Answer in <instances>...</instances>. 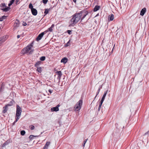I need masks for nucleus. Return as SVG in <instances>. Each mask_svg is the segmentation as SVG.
<instances>
[{"mask_svg":"<svg viewBox=\"0 0 149 149\" xmlns=\"http://www.w3.org/2000/svg\"><path fill=\"white\" fill-rule=\"evenodd\" d=\"M35 137V136L33 135H31L29 136V138L30 139H33L34 137Z\"/></svg>","mask_w":149,"mask_h":149,"instance_id":"nucleus-35","label":"nucleus"},{"mask_svg":"<svg viewBox=\"0 0 149 149\" xmlns=\"http://www.w3.org/2000/svg\"><path fill=\"white\" fill-rule=\"evenodd\" d=\"M47 33V31H45L44 32H43L42 33H41L40 34L38 37H37L36 38V40L37 41H39V40H40L42 37L43 36V35L46 33Z\"/></svg>","mask_w":149,"mask_h":149,"instance_id":"nucleus-7","label":"nucleus"},{"mask_svg":"<svg viewBox=\"0 0 149 149\" xmlns=\"http://www.w3.org/2000/svg\"><path fill=\"white\" fill-rule=\"evenodd\" d=\"M82 13L80 12L76 13L73 15V17L71 19V22L73 24H77L81 19Z\"/></svg>","mask_w":149,"mask_h":149,"instance_id":"nucleus-1","label":"nucleus"},{"mask_svg":"<svg viewBox=\"0 0 149 149\" xmlns=\"http://www.w3.org/2000/svg\"><path fill=\"white\" fill-rule=\"evenodd\" d=\"M14 103V101L12 100L10 102L9 104H7V105H8V106H11L13 105Z\"/></svg>","mask_w":149,"mask_h":149,"instance_id":"nucleus-19","label":"nucleus"},{"mask_svg":"<svg viewBox=\"0 0 149 149\" xmlns=\"http://www.w3.org/2000/svg\"><path fill=\"white\" fill-rule=\"evenodd\" d=\"M104 100L101 99V100L100 102H99V103L102 104L103 103Z\"/></svg>","mask_w":149,"mask_h":149,"instance_id":"nucleus-40","label":"nucleus"},{"mask_svg":"<svg viewBox=\"0 0 149 149\" xmlns=\"http://www.w3.org/2000/svg\"><path fill=\"white\" fill-rule=\"evenodd\" d=\"M42 1L44 4H46L48 1V0H42Z\"/></svg>","mask_w":149,"mask_h":149,"instance_id":"nucleus-36","label":"nucleus"},{"mask_svg":"<svg viewBox=\"0 0 149 149\" xmlns=\"http://www.w3.org/2000/svg\"><path fill=\"white\" fill-rule=\"evenodd\" d=\"M102 104H101L99 103V105H100V106H102Z\"/></svg>","mask_w":149,"mask_h":149,"instance_id":"nucleus-52","label":"nucleus"},{"mask_svg":"<svg viewBox=\"0 0 149 149\" xmlns=\"http://www.w3.org/2000/svg\"><path fill=\"white\" fill-rule=\"evenodd\" d=\"M101 107V106H100V105H99V107Z\"/></svg>","mask_w":149,"mask_h":149,"instance_id":"nucleus-53","label":"nucleus"},{"mask_svg":"<svg viewBox=\"0 0 149 149\" xmlns=\"http://www.w3.org/2000/svg\"><path fill=\"white\" fill-rule=\"evenodd\" d=\"M41 63V62L40 61H39L36 63L35 65V67L36 68H38V66Z\"/></svg>","mask_w":149,"mask_h":149,"instance_id":"nucleus-23","label":"nucleus"},{"mask_svg":"<svg viewBox=\"0 0 149 149\" xmlns=\"http://www.w3.org/2000/svg\"><path fill=\"white\" fill-rule=\"evenodd\" d=\"M54 24H52L49 28H48L47 30L45 31H47V32L48 31H50V32H52L53 31V28L54 27Z\"/></svg>","mask_w":149,"mask_h":149,"instance_id":"nucleus-13","label":"nucleus"},{"mask_svg":"<svg viewBox=\"0 0 149 149\" xmlns=\"http://www.w3.org/2000/svg\"><path fill=\"white\" fill-rule=\"evenodd\" d=\"M8 106L7 105V104L5 107H3V109H4V110L3 111V113H5L7 112L8 109Z\"/></svg>","mask_w":149,"mask_h":149,"instance_id":"nucleus-17","label":"nucleus"},{"mask_svg":"<svg viewBox=\"0 0 149 149\" xmlns=\"http://www.w3.org/2000/svg\"><path fill=\"white\" fill-rule=\"evenodd\" d=\"M25 134V132L24 130H22L20 132V134L22 135L23 136Z\"/></svg>","mask_w":149,"mask_h":149,"instance_id":"nucleus-28","label":"nucleus"},{"mask_svg":"<svg viewBox=\"0 0 149 149\" xmlns=\"http://www.w3.org/2000/svg\"><path fill=\"white\" fill-rule=\"evenodd\" d=\"M88 139H87L86 140H85L84 141V142H83V147H84V146H85V143H86V141H87Z\"/></svg>","mask_w":149,"mask_h":149,"instance_id":"nucleus-33","label":"nucleus"},{"mask_svg":"<svg viewBox=\"0 0 149 149\" xmlns=\"http://www.w3.org/2000/svg\"><path fill=\"white\" fill-rule=\"evenodd\" d=\"M35 127L33 125H31V130H33L34 129Z\"/></svg>","mask_w":149,"mask_h":149,"instance_id":"nucleus-38","label":"nucleus"},{"mask_svg":"<svg viewBox=\"0 0 149 149\" xmlns=\"http://www.w3.org/2000/svg\"><path fill=\"white\" fill-rule=\"evenodd\" d=\"M60 106L59 104H58L56 107H52L51 108V111L52 112L57 111H59L58 107Z\"/></svg>","mask_w":149,"mask_h":149,"instance_id":"nucleus-8","label":"nucleus"},{"mask_svg":"<svg viewBox=\"0 0 149 149\" xmlns=\"http://www.w3.org/2000/svg\"><path fill=\"white\" fill-rule=\"evenodd\" d=\"M56 73L58 75V76H61L62 75L61 71H58L56 72Z\"/></svg>","mask_w":149,"mask_h":149,"instance_id":"nucleus-21","label":"nucleus"},{"mask_svg":"<svg viewBox=\"0 0 149 149\" xmlns=\"http://www.w3.org/2000/svg\"><path fill=\"white\" fill-rule=\"evenodd\" d=\"M3 88H4V87H3V85H2V86L1 87V88L0 89V92H1V91H2V89H3Z\"/></svg>","mask_w":149,"mask_h":149,"instance_id":"nucleus-39","label":"nucleus"},{"mask_svg":"<svg viewBox=\"0 0 149 149\" xmlns=\"http://www.w3.org/2000/svg\"><path fill=\"white\" fill-rule=\"evenodd\" d=\"M15 1V0H11L10 1V2L12 3V4H13V3Z\"/></svg>","mask_w":149,"mask_h":149,"instance_id":"nucleus-41","label":"nucleus"},{"mask_svg":"<svg viewBox=\"0 0 149 149\" xmlns=\"http://www.w3.org/2000/svg\"><path fill=\"white\" fill-rule=\"evenodd\" d=\"M48 91L49 93H51L52 92V90H51V89H49V90H48Z\"/></svg>","mask_w":149,"mask_h":149,"instance_id":"nucleus-44","label":"nucleus"},{"mask_svg":"<svg viewBox=\"0 0 149 149\" xmlns=\"http://www.w3.org/2000/svg\"><path fill=\"white\" fill-rule=\"evenodd\" d=\"M114 15L113 14H111L109 15L108 20L109 21H111L113 20L114 18Z\"/></svg>","mask_w":149,"mask_h":149,"instance_id":"nucleus-15","label":"nucleus"},{"mask_svg":"<svg viewBox=\"0 0 149 149\" xmlns=\"http://www.w3.org/2000/svg\"><path fill=\"white\" fill-rule=\"evenodd\" d=\"M70 40L65 45V47H68V46H69V45H70Z\"/></svg>","mask_w":149,"mask_h":149,"instance_id":"nucleus-34","label":"nucleus"},{"mask_svg":"<svg viewBox=\"0 0 149 149\" xmlns=\"http://www.w3.org/2000/svg\"><path fill=\"white\" fill-rule=\"evenodd\" d=\"M61 76H58L57 77V79L59 80V81L60 80V79H61Z\"/></svg>","mask_w":149,"mask_h":149,"instance_id":"nucleus-43","label":"nucleus"},{"mask_svg":"<svg viewBox=\"0 0 149 149\" xmlns=\"http://www.w3.org/2000/svg\"><path fill=\"white\" fill-rule=\"evenodd\" d=\"M146 11V8H144L142 9L141 11L140 15L142 16H143L145 14Z\"/></svg>","mask_w":149,"mask_h":149,"instance_id":"nucleus-12","label":"nucleus"},{"mask_svg":"<svg viewBox=\"0 0 149 149\" xmlns=\"http://www.w3.org/2000/svg\"><path fill=\"white\" fill-rule=\"evenodd\" d=\"M49 12V10L47 9H45V11H44V14L45 15H47Z\"/></svg>","mask_w":149,"mask_h":149,"instance_id":"nucleus-31","label":"nucleus"},{"mask_svg":"<svg viewBox=\"0 0 149 149\" xmlns=\"http://www.w3.org/2000/svg\"><path fill=\"white\" fill-rule=\"evenodd\" d=\"M149 134V130L147 132H146L144 134V135H146L147 134Z\"/></svg>","mask_w":149,"mask_h":149,"instance_id":"nucleus-42","label":"nucleus"},{"mask_svg":"<svg viewBox=\"0 0 149 149\" xmlns=\"http://www.w3.org/2000/svg\"><path fill=\"white\" fill-rule=\"evenodd\" d=\"M82 100H79L78 102L75 105L74 107V109L77 111L79 110L82 106Z\"/></svg>","mask_w":149,"mask_h":149,"instance_id":"nucleus-4","label":"nucleus"},{"mask_svg":"<svg viewBox=\"0 0 149 149\" xmlns=\"http://www.w3.org/2000/svg\"><path fill=\"white\" fill-rule=\"evenodd\" d=\"M32 14L34 16H36L37 15V10L35 8L32 9L31 10Z\"/></svg>","mask_w":149,"mask_h":149,"instance_id":"nucleus-9","label":"nucleus"},{"mask_svg":"<svg viewBox=\"0 0 149 149\" xmlns=\"http://www.w3.org/2000/svg\"><path fill=\"white\" fill-rule=\"evenodd\" d=\"M100 108H101V107H98V111H100Z\"/></svg>","mask_w":149,"mask_h":149,"instance_id":"nucleus-47","label":"nucleus"},{"mask_svg":"<svg viewBox=\"0 0 149 149\" xmlns=\"http://www.w3.org/2000/svg\"><path fill=\"white\" fill-rule=\"evenodd\" d=\"M32 45H28L26 47L22 49L21 52V54H31L33 52L32 50L29 51L31 49Z\"/></svg>","mask_w":149,"mask_h":149,"instance_id":"nucleus-2","label":"nucleus"},{"mask_svg":"<svg viewBox=\"0 0 149 149\" xmlns=\"http://www.w3.org/2000/svg\"><path fill=\"white\" fill-rule=\"evenodd\" d=\"M73 1L75 3H76V0H73Z\"/></svg>","mask_w":149,"mask_h":149,"instance_id":"nucleus-50","label":"nucleus"},{"mask_svg":"<svg viewBox=\"0 0 149 149\" xmlns=\"http://www.w3.org/2000/svg\"><path fill=\"white\" fill-rule=\"evenodd\" d=\"M20 117H15L16 120L13 122V125H15V123L18 120Z\"/></svg>","mask_w":149,"mask_h":149,"instance_id":"nucleus-25","label":"nucleus"},{"mask_svg":"<svg viewBox=\"0 0 149 149\" xmlns=\"http://www.w3.org/2000/svg\"><path fill=\"white\" fill-rule=\"evenodd\" d=\"M22 25L24 26H25L27 25V24L26 22H24L22 23Z\"/></svg>","mask_w":149,"mask_h":149,"instance_id":"nucleus-37","label":"nucleus"},{"mask_svg":"<svg viewBox=\"0 0 149 149\" xmlns=\"http://www.w3.org/2000/svg\"><path fill=\"white\" fill-rule=\"evenodd\" d=\"M10 143V140H7L6 141L2 144V147H5L6 146L8 145V144Z\"/></svg>","mask_w":149,"mask_h":149,"instance_id":"nucleus-10","label":"nucleus"},{"mask_svg":"<svg viewBox=\"0 0 149 149\" xmlns=\"http://www.w3.org/2000/svg\"><path fill=\"white\" fill-rule=\"evenodd\" d=\"M13 4L10 2V3L8 4V6H11Z\"/></svg>","mask_w":149,"mask_h":149,"instance_id":"nucleus-46","label":"nucleus"},{"mask_svg":"<svg viewBox=\"0 0 149 149\" xmlns=\"http://www.w3.org/2000/svg\"><path fill=\"white\" fill-rule=\"evenodd\" d=\"M72 30H68L67 31V33L69 34L70 35L72 33Z\"/></svg>","mask_w":149,"mask_h":149,"instance_id":"nucleus-32","label":"nucleus"},{"mask_svg":"<svg viewBox=\"0 0 149 149\" xmlns=\"http://www.w3.org/2000/svg\"><path fill=\"white\" fill-rule=\"evenodd\" d=\"M68 60V58L66 57H64L61 60V62L65 64L67 62Z\"/></svg>","mask_w":149,"mask_h":149,"instance_id":"nucleus-14","label":"nucleus"},{"mask_svg":"<svg viewBox=\"0 0 149 149\" xmlns=\"http://www.w3.org/2000/svg\"><path fill=\"white\" fill-rule=\"evenodd\" d=\"M102 87V86H100V87L98 88V90L97 91V92L96 93V96H97L98 95V94H99V93L100 92V89Z\"/></svg>","mask_w":149,"mask_h":149,"instance_id":"nucleus-24","label":"nucleus"},{"mask_svg":"<svg viewBox=\"0 0 149 149\" xmlns=\"http://www.w3.org/2000/svg\"><path fill=\"white\" fill-rule=\"evenodd\" d=\"M37 68V71L41 73V67L38 68V67Z\"/></svg>","mask_w":149,"mask_h":149,"instance_id":"nucleus-30","label":"nucleus"},{"mask_svg":"<svg viewBox=\"0 0 149 149\" xmlns=\"http://www.w3.org/2000/svg\"><path fill=\"white\" fill-rule=\"evenodd\" d=\"M50 142L49 141L47 142L45 146L43 147V149H47L48 148V147L50 145Z\"/></svg>","mask_w":149,"mask_h":149,"instance_id":"nucleus-11","label":"nucleus"},{"mask_svg":"<svg viewBox=\"0 0 149 149\" xmlns=\"http://www.w3.org/2000/svg\"><path fill=\"white\" fill-rule=\"evenodd\" d=\"M7 16H6L5 15H3L1 17H0V19L1 20H2V21L4 19H5L6 18Z\"/></svg>","mask_w":149,"mask_h":149,"instance_id":"nucleus-27","label":"nucleus"},{"mask_svg":"<svg viewBox=\"0 0 149 149\" xmlns=\"http://www.w3.org/2000/svg\"><path fill=\"white\" fill-rule=\"evenodd\" d=\"M107 92H108V90H107L105 92H104V94L102 98V99L104 100V99L105 97L107 95Z\"/></svg>","mask_w":149,"mask_h":149,"instance_id":"nucleus-20","label":"nucleus"},{"mask_svg":"<svg viewBox=\"0 0 149 149\" xmlns=\"http://www.w3.org/2000/svg\"><path fill=\"white\" fill-rule=\"evenodd\" d=\"M19 0H16L15 1H16V4H18V1H19Z\"/></svg>","mask_w":149,"mask_h":149,"instance_id":"nucleus-45","label":"nucleus"},{"mask_svg":"<svg viewBox=\"0 0 149 149\" xmlns=\"http://www.w3.org/2000/svg\"><path fill=\"white\" fill-rule=\"evenodd\" d=\"M29 8L31 9V10L32 9H34L33 8V6L32 4L31 3H30L29 5Z\"/></svg>","mask_w":149,"mask_h":149,"instance_id":"nucleus-29","label":"nucleus"},{"mask_svg":"<svg viewBox=\"0 0 149 149\" xmlns=\"http://www.w3.org/2000/svg\"><path fill=\"white\" fill-rule=\"evenodd\" d=\"M20 36H20V35H18L17 36V38H19L20 37Z\"/></svg>","mask_w":149,"mask_h":149,"instance_id":"nucleus-48","label":"nucleus"},{"mask_svg":"<svg viewBox=\"0 0 149 149\" xmlns=\"http://www.w3.org/2000/svg\"><path fill=\"white\" fill-rule=\"evenodd\" d=\"M96 97H97V96H96V95L95 96V97L94 98V99L93 100V101L92 103L94 101V100L95 99Z\"/></svg>","mask_w":149,"mask_h":149,"instance_id":"nucleus-49","label":"nucleus"},{"mask_svg":"<svg viewBox=\"0 0 149 149\" xmlns=\"http://www.w3.org/2000/svg\"><path fill=\"white\" fill-rule=\"evenodd\" d=\"M16 107L15 117H20L22 112V109L18 105H17Z\"/></svg>","mask_w":149,"mask_h":149,"instance_id":"nucleus-3","label":"nucleus"},{"mask_svg":"<svg viewBox=\"0 0 149 149\" xmlns=\"http://www.w3.org/2000/svg\"><path fill=\"white\" fill-rule=\"evenodd\" d=\"M6 40L5 38L3 37V38H0V46L1 44L5 41Z\"/></svg>","mask_w":149,"mask_h":149,"instance_id":"nucleus-18","label":"nucleus"},{"mask_svg":"<svg viewBox=\"0 0 149 149\" xmlns=\"http://www.w3.org/2000/svg\"><path fill=\"white\" fill-rule=\"evenodd\" d=\"M100 8V6L98 5H96L94 9H93V11L94 12H96L98 10H99V9Z\"/></svg>","mask_w":149,"mask_h":149,"instance_id":"nucleus-16","label":"nucleus"},{"mask_svg":"<svg viewBox=\"0 0 149 149\" xmlns=\"http://www.w3.org/2000/svg\"><path fill=\"white\" fill-rule=\"evenodd\" d=\"M80 13H82V16L83 17H81V22L86 17V16L88 14V12L87 11L83 10L80 12Z\"/></svg>","mask_w":149,"mask_h":149,"instance_id":"nucleus-6","label":"nucleus"},{"mask_svg":"<svg viewBox=\"0 0 149 149\" xmlns=\"http://www.w3.org/2000/svg\"><path fill=\"white\" fill-rule=\"evenodd\" d=\"M45 56H42L40 57V59L41 61H44L45 60Z\"/></svg>","mask_w":149,"mask_h":149,"instance_id":"nucleus-26","label":"nucleus"},{"mask_svg":"<svg viewBox=\"0 0 149 149\" xmlns=\"http://www.w3.org/2000/svg\"><path fill=\"white\" fill-rule=\"evenodd\" d=\"M16 21L17 22H15L14 24V25L15 26L18 27L19 26V22L18 20L17 19Z\"/></svg>","mask_w":149,"mask_h":149,"instance_id":"nucleus-22","label":"nucleus"},{"mask_svg":"<svg viewBox=\"0 0 149 149\" xmlns=\"http://www.w3.org/2000/svg\"><path fill=\"white\" fill-rule=\"evenodd\" d=\"M33 42H32L31 44L30 45H32V46H33Z\"/></svg>","mask_w":149,"mask_h":149,"instance_id":"nucleus-51","label":"nucleus"},{"mask_svg":"<svg viewBox=\"0 0 149 149\" xmlns=\"http://www.w3.org/2000/svg\"><path fill=\"white\" fill-rule=\"evenodd\" d=\"M0 6L1 8H3L6 7L5 8L1 9V10L4 12H7L10 9V7H6L5 3H2L0 4Z\"/></svg>","mask_w":149,"mask_h":149,"instance_id":"nucleus-5","label":"nucleus"}]
</instances>
